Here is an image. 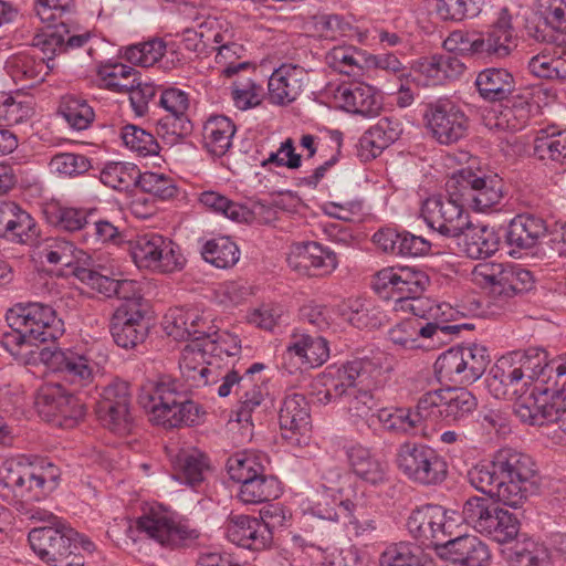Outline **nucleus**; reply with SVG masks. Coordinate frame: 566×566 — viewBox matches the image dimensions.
<instances>
[{"label":"nucleus","mask_w":566,"mask_h":566,"mask_svg":"<svg viewBox=\"0 0 566 566\" xmlns=\"http://www.w3.org/2000/svg\"><path fill=\"white\" fill-rule=\"evenodd\" d=\"M206 346L205 339L190 342L181 350L179 369L182 380L161 376L140 388L138 403L149 420L165 428L192 426L199 419V408L187 394L192 388L216 385L220 370Z\"/></svg>","instance_id":"nucleus-1"},{"label":"nucleus","mask_w":566,"mask_h":566,"mask_svg":"<svg viewBox=\"0 0 566 566\" xmlns=\"http://www.w3.org/2000/svg\"><path fill=\"white\" fill-rule=\"evenodd\" d=\"M536 476L534 460L512 448L497 450L490 462H480L467 472L475 490L513 509L521 507L536 492Z\"/></svg>","instance_id":"nucleus-2"},{"label":"nucleus","mask_w":566,"mask_h":566,"mask_svg":"<svg viewBox=\"0 0 566 566\" xmlns=\"http://www.w3.org/2000/svg\"><path fill=\"white\" fill-rule=\"evenodd\" d=\"M61 469L46 459L6 460L0 467V485L9 489L22 505L46 499L60 484Z\"/></svg>","instance_id":"nucleus-3"},{"label":"nucleus","mask_w":566,"mask_h":566,"mask_svg":"<svg viewBox=\"0 0 566 566\" xmlns=\"http://www.w3.org/2000/svg\"><path fill=\"white\" fill-rule=\"evenodd\" d=\"M545 358L546 353L537 348L501 357L485 378L489 392L496 399H513L527 394L534 380L541 382L538 367Z\"/></svg>","instance_id":"nucleus-4"},{"label":"nucleus","mask_w":566,"mask_h":566,"mask_svg":"<svg viewBox=\"0 0 566 566\" xmlns=\"http://www.w3.org/2000/svg\"><path fill=\"white\" fill-rule=\"evenodd\" d=\"M429 282V276L415 268H385L376 273L373 287L384 297L397 296L395 310L410 311L416 316H423L421 296Z\"/></svg>","instance_id":"nucleus-5"},{"label":"nucleus","mask_w":566,"mask_h":566,"mask_svg":"<svg viewBox=\"0 0 566 566\" xmlns=\"http://www.w3.org/2000/svg\"><path fill=\"white\" fill-rule=\"evenodd\" d=\"M42 359L61 375L64 381L75 388H86L103 374L107 356L98 346L56 349L41 353Z\"/></svg>","instance_id":"nucleus-6"},{"label":"nucleus","mask_w":566,"mask_h":566,"mask_svg":"<svg viewBox=\"0 0 566 566\" xmlns=\"http://www.w3.org/2000/svg\"><path fill=\"white\" fill-rule=\"evenodd\" d=\"M137 531L166 549L196 545L200 532L187 521H175L163 506H150L136 521Z\"/></svg>","instance_id":"nucleus-7"},{"label":"nucleus","mask_w":566,"mask_h":566,"mask_svg":"<svg viewBox=\"0 0 566 566\" xmlns=\"http://www.w3.org/2000/svg\"><path fill=\"white\" fill-rule=\"evenodd\" d=\"M447 192L471 205L476 211H486L503 197V181L496 174L486 175L463 168L446 182Z\"/></svg>","instance_id":"nucleus-8"},{"label":"nucleus","mask_w":566,"mask_h":566,"mask_svg":"<svg viewBox=\"0 0 566 566\" xmlns=\"http://www.w3.org/2000/svg\"><path fill=\"white\" fill-rule=\"evenodd\" d=\"M491 358L481 344L452 347L439 355L434 371L440 380L470 385L485 373Z\"/></svg>","instance_id":"nucleus-9"},{"label":"nucleus","mask_w":566,"mask_h":566,"mask_svg":"<svg viewBox=\"0 0 566 566\" xmlns=\"http://www.w3.org/2000/svg\"><path fill=\"white\" fill-rule=\"evenodd\" d=\"M77 536L78 533L64 522L34 527L29 533V542L33 552L53 566H82L76 553Z\"/></svg>","instance_id":"nucleus-10"},{"label":"nucleus","mask_w":566,"mask_h":566,"mask_svg":"<svg viewBox=\"0 0 566 566\" xmlns=\"http://www.w3.org/2000/svg\"><path fill=\"white\" fill-rule=\"evenodd\" d=\"M6 321L10 328H20L35 343L57 339L64 333V323L50 305L42 303L15 304L8 310Z\"/></svg>","instance_id":"nucleus-11"},{"label":"nucleus","mask_w":566,"mask_h":566,"mask_svg":"<svg viewBox=\"0 0 566 566\" xmlns=\"http://www.w3.org/2000/svg\"><path fill=\"white\" fill-rule=\"evenodd\" d=\"M397 465L410 480L423 485L439 484L448 473L444 459L433 448L417 442L399 446Z\"/></svg>","instance_id":"nucleus-12"},{"label":"nucleus","mask_w":566,"mask_h":566,"mask_svg":"<svg viewBox=\"0 0 566 566\" xmlns=\"http://www.w3.org/2000/svg\"><path fill=\"white\" fill-rule=\"evenodd\" d=\"M460 198L448 192V197L432 196L421 206V217L434 231L449 238L461 237L470 226L469 212Z\"/></svg>","instance_id":"nucleus-13"},{"label":"nucleus","mask_w":566,"mask_h":566,"mask_svg":"<svg viewBox=\"0 0 566 566\" xmlns=\"http://www.w3.org/2000/svg\"><path fill=\"white\" fill-rule=\"evenodd\" d=\"M34 405L40 417L59 427L71 428L85 415L84 403L60 384L41 388Z\"/></svg>","instance_id":"nucleus-14"},{"label":"nucleus","mask_w":566,"mask_h":566,"mask_svg":"<svg viewBox=\"0 0 566 566\" xmlns=\"http://www.w3.org/2000/svg\"><path fill=\"white\" fill-rule=\"evenodd\" d=\"M423 117L436 139L446 145L461 139L469 125L461 107L449 99H439L427 105Z\"/></svg>","instance_id":"nucleus-15"},{"label":"nucleus","mask_w":566,"mask_h":566,"mask_svg":"<svg viewBox=\"0 0 566 566\" xmlns=\"http://www.w3.org/2000/svg\"><path fill=\"white\" fill-rule=\"evenodd\" d=\"M147 304L138 300L120 303L112 318L111 333L114 342L123 348H133L142 343L147 335L145 322Z\"/></svg>","instance_id":"nucleus-16"},{"label":"nucleus","mask_w":566,"mask_h":566,"mask_svg":"<svg viewBox=\"0 0 566 566\" xmlns=\"http://www.w3.org/2000/svg\"><path fill=\"white\" fill-rule=\"evenodd\" d=\"M378 371L369 364L348 361L340 367L328 370L331 382L324 390H319L316 394V400L319 403L327 405L336 400L343 401L347 387L353 385L356 379L358 382H363L367 386L377 384Z\"/></svg>","instance_id":"nucleus-17"},{"label":"nucleus","mask_w":566,"mask_h":566,"mask_svg":"<svg viewBox=\"0 0 566 566\" xmlns=\"http://www.w3.org/2000/svg\"><path fill=\"white\" fill-rule=\"evenodd\" d=\"M329 357V347L326 338L295 333L291 336L283 354L284 365L290 373L298 368H316L322 366Z\"/></svg>","instance_id":"nucleus-18"},{"label":"nucleus","mask_w":566,"mask_h":566,"mask_svg":"<svg viewBox=\"0 0 566 566\" xmlns=\"http://www.w3.org/2000/svg\"><path fill=\"white\" fill-rule=\"evenodd\" d=\"M547 234L546 221L531 213L517 214L505 231V243L511 256H521L523 252L538 245Z\"/></svg>","instance_id":"nucleus-19"},{"label":"nucleus","mask_w":566,"mask_h":566,"mask_svg":"<svg viewBox=\"0 0 566 566\" xmlns=\"http://www.w3.org/2000/svg\"><path fill=\"white\" fill-rule=\"evenodd\" d=\"M478 56L500 60L509 56L516 48L511 15L506 8L500 12L497 20L485 32L478 33Z\"/></svg>","instance_id":"nucleus-20"},{"label":"nucleus","mask_w":566,"mask_h":566,"mask_svg":"<svg viewBox=\"0 0 566 566\" xmlns=\"http://www.w3.org/2000/svg\"><path fill=\"white\" fill-rule=\"evenodd\" d=\"M227 537L233 544L261 551L272 542V532L269 525L258 517L249 515H231L226 527Z\"/></svg>","instance_id":"nucleus-21"},{"label":"nucleus","mask_w":566,"mask_h":566,"mask_svg":"<svg viewBox=\"0 0 566 566\" xmlns=\"http://www.w3.org/2000/svg\"><path fill=\"white\" fill-rule=\"evenodd\" d=\"M166 334L176 340H198V337L211 336L210 325L197 310L174 307L163 318Z\"/></svg>","instance_id":"nucleus-22"},{"label":"nucleus","mask_w":566,"mask_h":566,"mask_svg":"<svg viewBox=\"0 0 566 566\" xmlns=\"http://www.w3.org/2000/svg\"><path fill=\"white\" fill-rule=\"evenodd\" d=\"M354 361L369 364L378 371L377 378L375 379L377 384L367 386L363 382H358V379H356L353 381V385L347 387L343 396L342 403L344 408H346L353 417L364 418L368 416L375 405L371 391L381 388L386 384L387 375L378 359L360 358Z\"/></svg>","instance_id":"nucleus-23"},{"label":"nucleus","mask_w":566,"mask_h":566,"mask_svg":"<svg viewBox=\"0 0 566 566\" xmlns=\"http://www.w3.org/2000/svg\"><path fill=\"white\" fill-rule=\"evenodd\" d=\"M279 422L284 439L300 443L295 434L303 436L310 427V409L305 396L298 392H287L279 411Z\"/></svg>","instance_id":"nucleus-24"},{"label":"nucleus","mask_w":566,"mask_h":566,"mask_svg":"<svg viewBox=\"0 0 566 566\" xmlns=\"http://www.w3.org/2000/svg\"><path fill=\"white\" fill-rule=\"evenodd\" d=\"M36 233L34 219L13 201L0 202V238L29 243Z\"/></svg>","instance_id":"nucleus-25"},{"label":"nucleus","mask_w":566,"mask_h":566,"mask_svg":"<svg viewBox=\"0 0 566 566\" xmlns=\"http://www.w3.org/2000/svg\"><path fill=\"white\" fill-rule=\"evenodd\" d=\"M306 72L294 64H282L269 78V97L279 105L297 98L304 87Z\"/></svg>","instance_id":"nucleus-26"},{"label":"nucleus","mask_w":566,"mask_h":566,"mask_svg":"<svg viewBox=\"0 0 566 566\" xmlns=\"http://www.w3.org/2000/svg\"><path fill=\"white\" fill-rule=\"evenodd\" d=\"M553 387L535 385L528 395L518 396L514 405L516 417L532 426L549 424V416L553 408V400L547 401V395Z\"/></svg>","instance_id":"nucleus-27"},{"label":"nucleus","mask_w":566,"mask_h":566,"mask_svg":"<svg viewBox=\"0 0 566 566\" xmlns=\"http://www.w3.org/2000/svg\"><path fill=\"white\" fill-rule=\"evenodd\" d=\"M338 99L343 107L352 113L374 117L381 109V96L366 83H352L338 88Z\"/></svg>","instance_id":"nucleus-28"},{"label":"nucleus","mask_w":566,"mask_h":566,"mask_svg":"<svg viewBox=\"0 0 566 566\" xmlns=\"http://www.w3.org/2000/svg\"><path fill=\"white\" fill-rule=\"evenodd\" d=\"M443 548L452 563L462 566H486L491 557L488 546L473 535L446 541Z\"/></svg>","instance_id":"nucleus-29"},{"label":"nucleus","mask_w":566,"mask_h":566,"mask_svg":"<svg viewBox=\"0 0 566 566\" xmlns=\"http://www.w3.org/2000/svg\"><path fill=\"white\" fill-rule=\"evenodd\" d=\"M475 86L483 99L502 102L515 90V81L507 70L489 67L478 74Z\"/></svg>","instance_id":"nucleus-30"},{"label":"nucleus","mask_w":566,"mask_h":566,"mask_svg":"<svg viewBox=\"0 0 566 566\" xmlns=\"http://www.w3.org/2000/svg\"><path fill=\"white\" fill-rule=\"evenodd\" d=\"M462 242L459 243L461 251L471 259H483L494 254L500 244V239L493 229L488 227H474L470 222L468 229L461 233Z\"/></svg>","instance_id":"nucleus-31"},{"label":"nucleus","mask_w":566,"mask_h":566,"mask_svg":"<svg viewBox=\"0 0 566 566\" xmlns=\"http://www.w3.org/2000/svg\"><path fill=\"white\" fill-rule=\"evenodd\" d=\"M235 126L230 118L211 116L202 128L205 147L213 156H223L232 145Z\"/></svg>","instance_id":"nucleus-32"},{"label":"nucleus","mask_w":566,"mask_h":566,"mask_svg":"<svg viewBox=\"0 0 566 566\" xmlns=\"http://www.w3.org/2000/svg\"><path fill=\"white\" fill-rule=\"evenodd\" d=\"M7 69L15 82H30L33 85L43 82L54 64L45 62L44 57L19 53L7 61Z\"/></svg>","instance_id":"nucleus-33"},{"label":"nucleus","mask_w":566,"mask_h":566,"mask_svg":"<svg viewBox=\"0 0 566 566\" xmlns=\"http://www.w3.org/2000/svg\"><path fill=\"white\" fill-rule=\"evenodd\" d=\"M175 478L181 483L195 486L205 480L209 470L207 457L199 450H181L172 460Z\"/></svg>","instance_id":"nucleus-34"},{"label":"nucleus","mask_w":566,"mask_h":566,"mask_svg":"<svg viewBox=\"0 0 566 566\" xmlns=\"http://www.w3.org/2000/svg\"><path fill=\"white\" fill-rule=\"evenodd\" d=\"M237 497L244 504H260L280 496V482L265 471L249 478L247 482L239 483Z\"/></svg>","instance_id":"nucleus-35"},{"label":"nucleus","mask_w":566,"mask_h":566,"mask_svg":"<svg viewBox=\"0 0 566 566\" xmlns=\"http://www.w3.org/2000/svg\"><path fill=\"white\" fill-rule=\"evenodd\" d=\"M348 462L357 476L377 484L385 480L386 465L371 455L370 451L360 446L352 444L346 448Z\"/></svg>","instance_id":"nucleus-36"},{"label":"nucleus","mask_w":566,"mask_h":566,"mask_svg":"<svg viewBox=\"0 0 566 566\" xmlns=\"http://www.w3.org/2000/svg\"><path fill=\"white\" fill-rule=\"evenodd\" d=\"M95 411L101 423L108 430L117 434L130 432L134 418L129 402L98 399Z\"/></svg>","instance_id":"nucleus-37"},{"label":"nucleus","mask_w":566,"mask_h":566,"mask_svg":"<svg viewBox=\"0 0 566 566\" xmlns=\"http://www.w3.org/2000/svg\"><path fill=\"white\" fill-rule=\"evenodd\" d=\"M534 154L541 160L566 165V132L554 127L538 130L534 139Z\"/></svg>","instance_id":"nucleus-38"},{"label":"nucleus","mask_w":566,"mask_h":566,"mask_svg":"<svg viewBox=\"0 0 566 566\" xmlns=\"http://www.w3.org/2000/svg\"><path fill=\"white\" fill-rule=\"evenodd\" d=\"M36 254L50 264L72 266L75 260L81 259L83 251L76 249L72 242L63 238L50 237L38 244Z\"/></svg>","instance_id":"nucleus-39"},{"label":"nucleus","mask_w":566,"mask_h":566,"mask_svg":"<svg viewBox=\"0 0 566 566\" xmlns=\"http://www.w3.org/2000/svg\"><path fill=\"white\" fill-rule=\"evenodd\" d=\"M265 462H268V459L264 453L242 451L229 457L227 470L231 480L241 483L265 471Z\"/></svg>","instance_id":"nucleus-40"},{"label":"nucleus","mask_w":566,"mask_h":566,"mask_svg":"<svg viewBox=\"0 0 566 566\" xmlns=\"http://www.w3.org/2000/svg\"><path fill=\"white\" fill-rule=\"evenodd\" d=\"M379 562L380 566H433V560L419 546L403 542L388 546Z\"/></svg>","instance_id":"nucleus-41"},{"label":"nucleus","mask_w":566,"mask_h":566,"mask_svg":"<svg viewBox=\"0 0 566 566\" xmlns=\"http://www.w3.org/2000/svg\"><path fill=\"white\" fill-rule=\"evenodd\" d=\"M159 104L174 117V134H187L190 130L191 125L187 118L189 96L186 92L176 87L167 88L161 93Z\"/></svg>","instance_id":"nucleus-42"},{"label":"nucleus","mask_w":566,"mask_h":566,"mask_svg":"<svg viewBox=\"0 0 566 566\" xmlns=\"http://www.w3.org/2000/svg\"><path fill=\"white\" fill-rule=\"evenodd\" d=\"M442 402V419L448 423L460 421L472 413L476 406V398L465 389H444Z\"/></svg>","instance_id":"nucleus-43"},{"label":"nucleus","mask_w":566,"mask_h":566,"mask_svg":"<svg viewBox=\"0 0 566 566\" xmlns=\"http://www.w3.org/2000/svg\"><path fill=\"white\" fill-rule=\"evenodd\" d=\"M266 395L268 389L264 381H251L249 376H243L241 386H239V391L237 394V421L249 422L251 420L252 412L260 407Z\"/></svg>","instance_id":"nucleus-44"},{"label":"nucleus","mask_w":566,"mask_h":566,"mask_svg":"<svg viewBox=\"0 0 566 566\" xmlns=\"http://www.w3.org/2000/svg\"><path fill=\"white\" fill-rule=\"evenodd\" d=\"M140 170L130 163H107L101 170V181L115 190L128 191L137 186Z\"/></svg>","instance_id":"nucleus-45"},{"label":"nucleus","mask_w":566,"mask_h":566,"mask_svg":"<svg viewBox=\"0 0 566 566\" xmlns=\"http://www.w3.org/2000/svg\"><path fill=\"white\" fill-rule=\"evenodd\" d=\"M199 201L210 211L222 214L235 222H248L252 218L253 211H249L248 206L232 201L217 191H203Z\"/></svg>","instance_id":"nucleus-46"},{"label":"nucleus","mask_w":566,"mask_h":566,"mask_svg":"<svg viewBox=\"0 0 566 566\" xmlns=\"http://www.w3.org/2000/svg\"><path fill=\"white\" fill-rule=\"evenodd\" d=\"M59 113L76 130L88 128L95 118L94 109L87 101L75 95L62 97Z\"/></svg>","instance_id":"nucleus-47"},{"label":"nucleus","mask_w":566,"mask_h":566,"mask_svg":"<svg viewBox=\"0 0 566 566\" xmlns=\"http://www.w3.org/2000/svg\"><path fill=\"white\" fill-rule=\"evenodd\" d=\"M201 255L216 268L228 269L239 261L240 251L229 238L220 237L207 241L201 249Z\"/></svg>","instance_id":"nucleus-48"},{"label":"nucleus","mask_w":566,"mask_h":566,"mask_svg":"<svg viewBox=\"0 0 566 566\" xmlns=\"http://www.w3.org/2000/svg\"><path fill=\"white\" fill-rule=\"evenodd\" d=\"M510 566H549L547 548L534 541L527 539L515 543L507 553Z\"/></svg>","instance_id":"nucleus-49"},{"label":"nucleus","mask_w":566,"mask_h":566,"mask_svg":"<svg viewBox=\"0 0 566 566\" xmlns=\"http://www.w3.org/2000/svg\"><path fill=\"white\" fill-rule=\"evenodd\" d=\"M376 417L382 429L391 433L409 434L419 430L410 408H381L377 411Z\"/></svg>","instance_id":"nucleus-50"},{"label":"nucleus","mask_w":566,"mask_h":566,"mask_svg":"<svg viewBox=\"0 0 566 566\" xmlns=\"http://www.w3.org/2000/svg\"><path fill=\"white\" fill-rule=\"evenodd\" d=\"M506 276V264L484 262L476 264L471 271V281L491 293L505 296L504 280Z\"/></svg>","instance_id":"nucleus-51"},{"label":"nucleus","mask_w":566,"mask_h":566,"mask_svg":"<svg viewBox=\"0 0 566 566\" xmlns=\"http://www.w3.org/2000/svg\"><path fill=\"white\" fill-rule=\"evenodd\" d=\"M165 242V237L156 232L138 234L130 241V253L139 269L153 270L158 247Z\"/></svg>","instance_id":"nucleus-52"},{"label":"nucleus","mask_w":566,"mask_h":566,"mask_svg":"<svg viewBox=\"0 0 566 566\" xmlns=\"http://www.w3.org/2000/svg\"><path fill=\"white\" fill-rule=\"evenodd\" d=\"M339 507L345 518H347L348 532L356 537L371 538L378 530V521L375 515H367L361 507H357L349 500L339 501Z\"/></svg>","instance_id":"nucleus-53"},{"label":"nucleus","mask_w":566,"mask_h":566,"mask_svg":"<svg viewBox=\"0 0 566 566\" xmlns=\"http://www.w3.org/2000/svg\"><path fill=\"white\" fill-rule=\"evenodd\" d=\"M497 506L485 497H470L463 505L464 522L481 534H485Z\"/></svg>","instance_id":"nucleus-54"},{"label":"nucleus","mask_w":566,"mask_h":566,"mask_svg":"<svg viewBox=\"0 0 566 566\" xmlns=\"http://www.w3.org/2000/svg\"><path fill=\"white\" fill-rule=\"evenodd\" d=\"M69 30L62 21L54 27H48L46 30L33 38V46L42 53L45 62L51 63L56 54L65 52V35Z\"/></svg>","instance_id":"nucleus-55"},{"label":"nucleus","mask_w":566,"mask_h":566,"mask_svg":"<svg viewBox=\"0 0 566 566\" xmlns=\"http://www.w3.org/2000/svg\"><path fill=\"white\" fill-rule=\"evenodd\" d=\"M138 72L132 66L115 63L104 65L99 70V76L104 86L114 92H126L137 81Z\"/></svg>","instance_id":"nucleus-56"},{"label":"nucleus","mask_w":566,"mask_h":566,"mask_svg":"<svg viewBox=\"0 0 566 566\" xmlns=\"http://www.w3.org/2000/svg\"><path fill=\"white\" fill-rule=\"evenodd\" d=\"M50 170L60 177H76L92 168L90 158L75 153L55 154L50 163Z\"/></svg>","instance_id":"nucleus-57"},{"label":"nucleus","mask_w":566,"mask_h":566,"mask_svg":"<svg viewBox=\"0 0 566 566\" xmlns=\"http://www.w3.org/2000/svg\"><path fill=\"white\" fill-rule=\"evenodd\" d=\"M74 275L84 284L98 293L112 297L114 295V283L116 279L111 277V271L104 266L96 268L76 266Z\"/></svg>","instance_id":"nucleus-58"},{"label":"nucleus","mask_w":566,"mask_h":566,"mask_svg":"<svg viewBox=\"0 0 566 566\" xmlns=\"http://www.w3.org/2000/svg\"><path fill=\"white\" fill-rule=\"evenodd\" d=\"M166 52V43L161 39H153L126 49L125 57L128 62L143 67L153 66Z\"/></svg>","instance_id":"nucleus-59"},{"label":"nucleus","mask_w":566,"mask_h":566,"mask_svg":"<svg viewBox=\"0 0 566 566\" xmlns=\"http://www.w3.org/2000/svg\"><path fill=\"white\" fill-rule=\"evenodd\" d=\"M120 137L129 149L140 156L146 157L159 153V144L156 138L142 127L126 125L122 129Z\"/></svg>","instance_id":"nucleus-60"},{"label":"nucleus","mask_w":566,"mask_h":566,"mask_svg":"<svg viewBox=\"0 0 566 566\" xmlns=\"http://www.w3.org/2000/svg\"><path fill=\"white\" fill-rule=\"evenodd\" d=\"M153 272L170 274L181 271L186 264L180 247L172 240L165 237V242L158 247Z\"/></svg>","instance_id":"nucleus-61"},{"label":"nucleus","mask_w":566,"mask_h":566,"mask_svg":"<svg viewBox=\"0 0 566 566\" xmlns=\"http://www.w3.org/2000/svg\"><path fill=\"white\" fill-rule=\"evenodd\" d=\"M517 533V518L512 513L497 507L485 535L492 537L497 543H506L515 538Z\"/></svg>","instance_id":"nucleus-62"},{"label":"nucleus","mask_w":566,"mask_h":566,"mask_svg":"<svg viewBox=\"0 0 566 566\" xmlns=\"http://www.w3.org/2000/svg\"><path fill=\"white\" fill-rule=\"evenodd\" d=\"M443 391L444 389L428 391L419 398L416 408L412 409L413 418L419 429L424 421L442 419Z\"/></svg>","instance_id":"nucleus-63"},{"label":"nucleus","mask_w":566,"mask_h":566,"mask_svg":"<svg viewBox=\"0 0 566 566\" xmlns=\"http://www.w3.org/2000/svg\"><path fill=\"white\" fill-rule=\"evenodd\" d=\"M137 186L145 192L166 200L176 196L177 188L174 180L165 174L153 171L140 172Z\"/></svg>","instance_id":"nucleus-64"}]
</instances>
